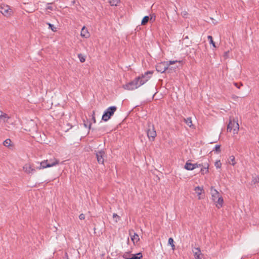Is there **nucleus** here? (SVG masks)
Masks as SVG:
<instances>
[{
    "mask_svg": "<svg viewBox=\"0 0 259 259\" xmlns=\"http://www.w3.org/2000/svg\"><path fill=\"white\" fill-rule=\"evenodd\" d=\"M187 14V13L185 11L182 13V15H183L184 16H185Z\"/></svg>",
    "mask_w": 259,
    "mask_h": 259,
    "instance_id": "58836bf2",
    "label": "nucleus"
},
{
    "mask_svg": "<svg viewBox=\"0 0 259 259\" xmlns=\"http://www.w3.org/2000/svg\"><path fill=\"white\" fill-rule=\"evenodd\" d=\"M194 165L195 166V168L203 166L202 164H200V163H194Z\"/></svg>",
    "mask_w": 259,
    "mask_h": 259,
    "instance_id": "f704fd0d",
    "label": "nucleus"
},
{
    "mask_svg": "<svg viewBox=\"0 0 259 259\" xmlns=\"http://www.w3.org/2000/svg\"><path fill=\"white\" fill-rule=\"evenodd\" d=\"M201 167L202 168H201L200 172L202 175H204L208 172L209 165L208 163L205 164Z\"/></svg>",
    "mask_w": 259,
    "mask_h": 259,
    "instance_id": "a211bd4d",
    "label": "nucleus"
},
{
    "mask_svg": "<svg viewBox=\"0 0 259 259\" xmlns=\"http://www.w3.org/2000/svg\"><path fill=\"white\" fill-rule=\"evenodd\" d=\"M0 13L5 17L9 18L13 16L14 11L10 6L2 4L0 5Z\"/></svg>",
    "mask_w": 259,
    "mask_h": 259,
    "instance_id": "7ed1b4c3",
    "label": "nucleus"
},
{
    "mask_svg": "<svg viewBox=\"0 0 259 259\" xmlns=\"http://www.w3.org/2000/svg\"><path fill=\"white\" fill-rule=\"evenodd\" d=\"M210 193L211 200L214 202L215 206L218 208H221L224 203V199L221 194L213 186L210 187Z\"/></svg>",
    "mask_w": 259,
    "mask_h": 259,
    "instance_id": "f257e3e1",
    "label": "nucleus"
},
{
    "mask_svg": "<svg viewBox=\"0 0 259 259\" xmlns=\"http://www.w3.org/2000/svg\"><path fill=\"white\" fill-rule=\"evenodd\" d=\"M214 150H215L217 152H220V146L219 145H216L214 147Z\"/></svg>",
    "mask_w": 259,
    "mask_h": 259,
    "instance_id": "473e14b6",
    "label": "nucleus"
},
{
    "mask_svg": "<svg viewBox=\"0 0 259 259\" xmlns=\"http://www.w3.org/2000/svg\"><path fill=\"white\" fill-rule=\"evenodd\" d=\"M184 167L188 170H192L195 169L194 163H191L189 161L186 162Z\"/></svg>",
    "mask_w": 259,
    "mask_h": 259,
    "instance_id": "dca6fc26",
    "label": "nucleus"
},
{
    "mask_svg": "<svg viewBox=\"0 0 259 259\" xmlns=\"http://www.w3.org/2000/svg\"><path fill=\"white\" fill-rule=\"evenodd\" d=\"M3 145L7 147H13V144L11 140L10 139H7L3 142Z\"/></svg>",
    "mask_w": 259,
    "mask_h": 259,
    "instance_id": "aec40b11",
    "label": "nucleus"
},
{
    "mask_svg": "<svg viewBox=\"0 0 259 259\" xmlns=\"http://www.w3.org/2000/svg\"><path fill=\"white\" fill-rule=\"evenodd\" d=\"M142 257V255L141 253H137L134 255L133 257L129 259H141Z\"/></svg>",
    "mask_w": 259,
    "mask_h": 259,
    "instance_id": "a878e982",
    "label": "nucleus"
},
{
    "mask_svg": "<svg viewBox=\"0 0 259 259\" xmlns=\"http://www.w3.org/2000/svg\"><path fill=\"white\" fill-rule=\"evenodd\" d=\"M130 233L131 239L134 243H137L139 241L140 238L137 234L134 233V234L132 235L131 232Z\"/></svg>",
    "mask_w": 259,
    "mask_h": 259,
    "instance_id": "f3484780",
    "label": "nucleus"
},
{
    "mask_svg": "<svg viewBox=\"0 0 259 259\" xmlns=\"http://www.w3.org/2000/svg\"><path fill=\"white\" fill-rule=\"evenodd\" d=\"M178 61H169L166 62H162L159 63L156 66V70L158 72L163 73L166 70H168V72L170 71L174 70L176 68L170 67V65L174 64L176 62H178Z\"/></svg>",
    "mask_w": 259,
    "mask_h": 259,
    "instance_id": "f03ea898",
    "label": "nucleus"
},
{
    "mask_svg": "<svg viewBox=\"0 0 259 259\" xmlns=\"http://www.w3.org/2000/svg\"><path fill=\"white\" fill-rule=\"evenodd\" d=\"M194 191L197 194L199 200L203 198V197L201 196L202 194L204 193V189L203 187H196L194 189Z\"/></svg>",
    "mask_w": 259,
    "mask_h": 259,
    "instance_id": "f8f14e48",
    "label": "nucleus"
},
{
    "mask_svg": "<svg viewBox=\"0 0 259 259\" xmlns=\"http://www.w3.org/2000/svg\"><path fill=\"white\" fill-rule=\"evenodd\" d=\"M184 121L186 122V123L190 127H192L193 126V125L192 124V121L191 117H189L187 118H184Z\"/></svg>",
    "mask_w": 259,
    "mask_h": 259,
    "instance_id": "412c9836",
    "label": "nucleus"
},
{
    "mask_svg": "<svg viewBox=\"0 0 259 259\" xmlns=\"http://www.w3.org/2000/svg\"><path fill=\"white\" fill-rule=\"evenodd\" d=\"M113 218L114 220V222L116 223L118 222L120 219V217L116 213H113Z\"/></svg>",
    "mask_w": 259,
    "mask_h": 259,
    "instance_id": "cd10ccee",
    "label": "nucleus"
},
{
    "mask_svg": "<svg viewBox=\"0 0 259 259\" xmlns=\"http://www.w3.org/2000/svg\"><path fill=\"white\" fill-rule=\"evenodd\" d=\"M79 218L80 220H84L85 219V216H84V214H83V213H81L79 215Z\"/></svg>",
    "mask_w": 259,
    "mask_h": 259,
    "instance_id": "c9c22d12",
    "label": "nucleus"
},
{
    "mask_svg": "<svg viewBox=\"0 0 259 259\" xmlns=\"http://www.w3.org/2000/svg\"><path fill=\"white\" fill-rule=\"evenodd\" d=\"M54 161V158L53 159L48 160V163H52Z\"/></svg>",
    "mask_w": 259,
    "mask_h": 259,
    "instance_id": "4c0bfd02",
    "label": "nucleus"
},
{
    "mask_svg": "<svg viewBox=\"0 0 259 259\" xmlns=\"http://www.w3.org/2000/svg\"><path fill=\"white\" fill-rule=\"evenodd\" d=\"M108 1L111 6H117L119 0H108Z\"/></svg>",
    "mask_w": 259,
    "mask_h": 259,
    "instance_id": "b1692460",
    "label": "nucleus"
},
{
    "mask_svg": "<svg viewBox=\"0 0 259 259\" xmlns=\"http://www.w3.org/2000/svg\"><path fill=\"white\" fill-rule=\"evenodd\" d=\"M24 171L28 174H34L35 172V169L29 163H26L23 167Z\"/></svg>",
    "mask_w": 259,
    "mask_h": 259,
    "instance_id": "9b49d317",
    "label": "nucleus"
},
{
    "mask_svg": "<svg viewBox=\"0 0 259 259\" xmlns=\"http://www.w3.org/2000/svg\"><path fill=\"white\" fill-rule=\"evenodd\" d=\"M47 24L49 25V28H50L53 32L57 31L56 27H55L53 25L49 23H47Z\"/></svg>",
    "mask_w": 259,
    "mask_h": 259,
    "instance_id": "c85d7f7f",
    "label": "nucleus"
},
{
    "mask_svg": "<svg viewBox=\"0 0 259 259\" xmlns=\"http://www.w3.org/2000/svg\"><path fill=\"white\" fill-rule=\"evenodd\" d=\"M117 107L116 106H111L108 108L104 112L102 116V120L107 121L113 115L114 112L116 111Z\"/></svg>",
    "mask_w": 259,
    "mask_h": 259,
    "instance_id": "423d86ee",
    "label": "nucleus"
},
{
    "mask_svg": "<svg viewBox=\"0 0 259 259\" xmlns=\"http://www.w3.org/2000/svg\"><path fill=\"white\" fill-rule=\"evenodd\" d=\"M192 251L195 259H201L200 256L201 253L199 248H194Z\"/></svg>",
    "mask_w": 259,
    "mask_h": 259,
    "instance_id": "4468645a",
    "label": "nucleus"
},
{
    "mask_svg": "<svg viewBox=\"0 0 259 259\" xmlns=\"http://www.w3.org/2000/svg\"><path fill=\"white\" fill-rule=\"evenodd\" d=\"M84 126H85V127H87V124H84Z\"/></svg>",
    "mask_w": 259,
    "mask_h": 259,
    "instance_id": "a19ab883",
    "label": "nucleus"
},
{
    "mask_svg": "<svg viewBox=\"0 0 259 259\" xmlns=\"http://www.w3.org/2000/svg\"><path fill=\"white\" fill-rule=\"evenodd\" d=\"M80 36L85 38H88L90 36V34L87 29L85 26H83L80 32Z\"/></svg>",
    "mask_w": 259,
    "mask_h": 259,
    "instance_id": "ddd939ff",
    "label": "nucleus"
},
{
    "mask_svg": "<svg viewBox=\"0 0 259 259\" xmlns=\"http://www.w3.org/2000/svg\"><path fill=\"white\" fill-rule=\"evenodd\" d=\"M252 182L253 183V184L258 183L259 182V178L258 177L253 178Z\"/></svg>",
    "mask_w": 259,
    "mask_h": 259,
    "instance_id": "2f4dec72",
    "label": "nucleus"
},
{
    "mask_svg": "<svg viewBox=\"0 0 259 259\" xmlns=\"http://www.w3.org/2000/svg\"><path fill=\"white\" fill-rule=\"evenodd\" d=\"M239 125L238 123L237 120H235L234 119H230V121L227 126V131L231 132L233 131V134H237L239 131Z\"/></svg>",
    "mask_w": 259,
    "mask_h": 259,
    "instance_id": "20e7f679",
    "label": "nucleus"
},
{
    "mask_svg": "<svg viewBox=\"0 0 259 259\" xmlns=\"http://www.w3.org/2000/svg\"><path fill=\"white\" fill-rule=\"evenodd\" d=\"M48 160H44L40 163V166L37 167L36 169H41L47 167L54 166L58 164L59 162V160L54 158V161L52 163H48Z\"/></svg>",
    "mask_w": 259,
    "mask_h": 259,
    "instance_id": "6e6552de",
    "label": "nucleus"
},
{
    "mask_svg": "<svg viewBox=\"0 0 259 259\" xmlns=\"http://www.w3.org/2000/svg\"><path fill=\"white\" fill-rule=\"evenodd\" d=\"M47 9L48 10H52V9H53L52 7L51 6H47Z\"/></svg>",
    "mask_w": 259,
    "mask_h": 259,
    "instance_id": "e433bc0d",
    "label": "nucleus"
},
{
    "mask_svg": "<svg viewBox=\"0 0 259 259\" xmlns=\"http://www.w3.org/2000/svg\"><path fill=\"white\" fill-rule=\"evenodd\" d=\"M149 20H150V18H149V16H145L142 20L141 25H146L147 23V22L149 21Z\"/></svg>",
    "mask_w": 259,
    "mask_h": 259,
    "instance_id": "4be33fe9",
    "label": "nucleus"
},
{
    "mask_svg": "<svg viewBox=\"0 0 259 259\" xmlns=\"http://www.w3.org/2000/svg\"><path fill=\"white\" fill-rule=\"evenodd\" d=\"M174 242V241L172 238H169L168 239V243L171 246L172 249L173 250H174L175 249V245Z\"/></svg>",
    "mask_w": 259,
    "mask_h": 259,
    "instance_id": "5701e85b",
    "label": "nucleus"
},
{
    "mask_svg": "<svg viewBox=\"0 0 259 259\" xmlns=\"http://www.w3.org/2000/svg\"><path fill=\"white\" fill-rule=\"evenodd\" d=\"M93 120H94V122H95V117H93Z\"/></svg>",
    "mask_w": 259,
    "mask_h": 259,
    "instance_id": "ea45409f",
    "label": "nucleus"
},
{
    "mask_svg": "<svg viewBox=\"0 0 259 259\" xmlns=\"http://www.w3.org/2000/svg\"><path fill=\"white\" fill-rule=\"evenodd\" d=\"M147 135L150 141H153L156 136V132L153 125H149Z\"/></svg>",
    "mask_w": 259,
    "mask_h": 259,
    "instance_id": "1a4fd4ad",
    "label": "nucleus"
},
{
    "mask_svg": "<svg viewBox=\"0 0 259 259\" xmlns=\"http://www.w3.org/2000/svg\"><path fill=\"white\" fill-rule=\"evenodd\" d=\"M139 78H136L134 80L123 85V88L126 90L132 91L140 87L139 84Z\"/></svg>",
    "mask_w": 259,
    "mask_h": 259,
    "instance_id": "39448f33",
    "label": "nucleus"
},
{
    "mask_svg": "<svg viewBox=\"0 0 259 259\" xmlns=\"http://www.w3.org/2000/svg\"><path fill=\"white\" fill-rule=\"evenodd\" d=\"M215 166L217 168H220L221 167L222 163L220 160L217 161L215 162Z\"/></svg>",
    "mask_w": 259,
    "mask_h": 259,
    "instance_id": "7c9ffc66",
    "label": "nucleus"
},
{
    "mask_svg": "<svg viewBox=\"0 0 259 259\" xmlns=\"http://www.w3.org/2000/svg\"><path fill=\"white\" fill-rule=\"evenodd\" d=\"M97 161L99 164H104V158L105 155V152L104 150H101L96 153Z\"/></svg>",
    "mask_w": 259,
    "mask_h": 259,
    "instance_id": "9d476101",
    "label": "nucleus"
},
{
    "mask_svg": "<svg viewBox=\"0 0 259 259\" xmlns=\"http://www.w3.org/2000/svg\"><path fill=\"white\" fill-rule=\"evenodd\" d=\"M228 162L229 164L234 166L236 163L235 157L233 155L230 156L228 159Z\"/></svg>",
    "mask_w": 259,
    "mask_h": 259,
    "instance_id": "6ab92c4d",
    "label": "nucleus"
},
{
    "mask_svg": "<svg viewBox=\"0 0 259 259\" xmlns=\"http://www.w3.org/2000/svg\"><path fill=\"white\" fill-rule=\"evenodd\" d=\"M234 84L238 89H240V87L243 85L242 83H240L239 84H238L237 83L235 82V83H234Z\"/></svg>",
    "mask_w": 259,
    "mask_h": 259,
    "instance_id": "72a5a7b5",
    "label": "nucleus"
},
{
    "mask_svg": "<svg viewBox=\"0 0 259 259\" xmlns=\"http://www.w3.org/2000/svg\"><path fill=\"white\" fill-rule=\"evenodd\" d=\"M207 38L209 40V43L210 44H212L214 48H215L216 46H215L214 42L213 41L212 37L211 36H210V35H208L207 36Z\"/></svg>",
    "mask_w": 259,
    "mask_h": 259,
    "instance_id": "bb28decb",
    "label": "nucleus"
},
{
    "mask_svg": "<svg viewBox=\"0 0 259 259\" xmlns=\"http://www.w3.org/2000/svg\"><path fill=\"white\" fill-rule=\"evenodd\" d=\"M0 121L3 120L4 122H7L8 120L10 119V117L7 114L3 113L0 111Z\"/></svg>",
    "mask_w": 259,
    "mask_h": 259,
    "instance_id": "2eb2a0df",
    "label": "nucleus"
},
{
    "mask_svg": "<svg viewBox=\"0 0 259 259\" xmlns=\"http://www.w3.org/2000/svg\"><path fill=\"white\" fill-rule=\"evenodd\" d=\"M223 57L225 59H227L230 57V51H228L224 53Z\"/></svg>",
    "mask_w": 259,
    "mask_h": 259,
    "instance_id": "c756f323",
    "label": "nucleus"
},
{
    "mask_svg": "<svg viewBox=\"0 0 259 259\" xmlns=\"http://www.w3.org/2000/svg\"><path fill=\"white\" fill-rule=\"evenodd\" d=\"M152 74V72L151 71H147L144 74H142L141 75L137 77V78H139V84L140 87L143 85L151 77Z\"/></svg>",
    "mask_w": 259,
    "mask_h": 259,
    "instance_id": "0eeeda50",
    "label": "nucleus"
},
{
    "mask_svg": "<svg viewBox=\"0 0 259 259\" xmlns=\"http://www.w3.org/2000/svg\"><path fill=\"white\" fill-rule=\"evenodd\" d=\"M78 58L81 63L84 62L85 61V57L81 54H78Z\"/></svg>",
    "mask_w": 259,
    "mask_h": 259,
    "instance_id": "393cba45",
    "label": "nucleus"
}]
</instances>
